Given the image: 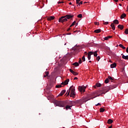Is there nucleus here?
I'll return each mask as SVG.
<instances>
[{
	"instance_id": "obj_5",
	"label": "nucleus",
	"mask_w": 128,
	"mask_h": 128,
	"mask_svg": "<svg viewBox=\"0 0 128 128\" xmlns=\"http://www.w3.org/2000/svg\"><path fill=\"white\" fill-rule=\"evenodd\" d=\"M58 22H62V24H64L65 22H68V19L65 17V16H63L59 18Z\"/></svg>"
},
{
	"instance_id": "obj_33",
	"label": "nucleus",
	"mask_w": 128,
	"mask_h": 128,
	"mask_svg": "<svg viewBox=\"0 0 128 128\" xmlns=\"http://www.w3.org/2000/svg\"><path fill=\"white\" fill-rule=\"evenodd\" d=\"M124 34H128V30L126 29L124 31Z\"/></svg>"
},
{
	"instance_id": "obj_12",
	"label": "nucleus",
	"mask_w": 128,
	"mask_h": 128,
	"mask_svg": "<svg viewBox=\"0 0 128 128\" xmlns=\"http://www.w3.org/2000/svg\"><path fill=\"white\" fill-rule=\"evenodd\" d=\"M54 16H50L48 18V20H54Z\"/></svg>"
},
{
	"instance_id": "obj_60",
	"label": "nucleus",
	"mask_w": 128,
	"mask_h": 128,
	"mask_svg": "<svg viewBox=\"0 0 128 128\" xmlns=\"http://www.w3.org/2000/svg\"><path fill=\"white\" fill-rule=\"evenodd\" d=\"M69 0V1H70V0Z\"/></svg>"
},
{
	"instance_id": "obj_4",
	"label": "nucleus",
	"mask_w": 128,
	"mask_h": 128,
	"mask_svg": "<svg viewBox=\"0 0 128 128\" xmlns=\"http://www.w3.org/2000/svg\"><path fill=\"white\" fill-rule=\"evenodd\" d=\"M54 104L56 106H60V108H64V106H66V102L64 101H58L56 100L54 102Z\"/></svg>"
},
{
	"instance_id": "obj_28",
	"label": "nucleus",
	"mask_w": 128,
	"mask_h": 128,
	"mask_svg": "<svg viewBox=\"0 0 128 128\" xmlns=\"http://www.w3.org/2000/svg\"><path fill=\"white\" fill-rule=\"evenodd\" d=\"M108 82H110V80L108 78H106L104 81L105 84H108Z\"/></svg>"
},
{
	"instance_id": "obj_49",
	"label": "nucleus",
	"mask_w": 128,
	"mask_h": 128,
	"mask_svg": "<svg viewBox=\"0 0 128 128\" xmlns=\"http://www.w3.org/2000/svg\"><path fill=\"white\" fill-rule=\"evenodd\" d=\"M69 4L72 5V2H70Z\"/></svg>"
},
{
	"instance_id": "obj_38",
	"label": "nucleus",
	"mask_w": 128,
	"mask_h": 128,
	"mask_svg": "<svg viewBox=\"0 0 128 128\" xmlns=\"http://www.w3.org/2000/svg\"><path fill=\"white\" fill-rule=\"evenodd\" d=\"M62 85H57L56 86V88H62Z\"/></svg>"
},
{
	"instance_id": "obj_11",
	"label": "nucleus",
	"mask_w": 128,
	"mask_h": 128,
	"mask_svg": "<svg viewBox=\"0 0 128 128\" xmlns=\"http://www.w3.org/2000/svg\"><path fill=\"white\" fill-rule=\"evenodd\" d=\"M66 94V90H64L58 94L59 96H64Z\"/></svg>"
},
{
	"instance_id": "obj_3",
	"label": "nucleus",
	"mask_w": 128,
	"mask_h": 128,
	"mask_svg": "<svg viewBox=\"0 0 128 128\" xmlns=\"http://www.w3.org/2000/svg\"><path fill=\"white\" fill-rule=\"evenodd\" d=\"M74 90H76V89H74V86H70L69 90H68L67 91V92L66 94H67L66 96H70V98H75L76 92H74Z\"/></svg>"
},
{
	"instance_id": "obj_27",
	"label": "nucleus",
	"mask_w": 128,
	"mask_h": 128,
	"mask_svg": "<svg viewBox=\"0 0 128 128\" xmlns=\"http://www.w3.org/2000/svg\"><path fill=\"white\" fill-rule=\"evenodd\" d=\"M104 110H104V108H100V112H104Z\"/></svg>"
},
{
	"instance_id": "obj_10",
	"label": "nucleus",
	"mask_w": 128,
	"mask_h": 128,
	"mask_svg": "<svg viewBox=\"0 0 128 128\" xmlns=\"http://www.w3.org/2000/svg\"><path fill=\"white\" fill-rule=\"evenodd\" d=\"M65 17L67 20H70V18H74V15L68 14L65 16Z\"/></svg>"
},
{
	"instance_id": "obj_25",
	"label": "nucleus",
	"mask_w": 128,
	"mask_h": 128,
	"mask_svg": "<svg viewBox=\"0 0 128 128\" xmlns=\"http://www.w3.org/2000/svg\"><path fill=\"white\" fill-rule=\"evenodd\" d=\"M113 122L114 121H112V119H109L108 120V124H112Z\"/></svg>"
},
{
	"instance_id": "obj_48",
	"label": "nucleus",
	"mask_w": 128,
	"mask_h": 128,
	"mask_svg": "<svg viewBox=\"0 0 128 128\" xmlns=\"http://www.w3.org/2000/svg\"><path fill=\"white\" fill-rule=\"evenodd\" d=\"M74 80H78V78L75 77V78H74Z\"/></svg>"
},
{
	"instance_id": "obj_20",
	"label": "nucleus",
	"mask_w": 128,
	"mask_h": 128,
	"mask_svg": "<svg viewBox=\"0 0 128 128\" xmlns=\"http://www.w3.org/2000/svg\"><path fill=\"white\" fill-rule=\"evenodd\" d=\"M72 106H70V105H67L66 106V110H72Z\"/></svg>"
},
{
	"instance_id": "obj_32",
	"label": "nucleus",
	"mask_w": 128,
	"mask_h": 128,
	"mask_svg": "<svg viewBox=\"0 0 128 128\" xmlns=\"http://www.w3.org/2000/svg\"><path fill=\"white\" fill-rule=\"evenodd\" d=\"M82 62H86V58L84 57V56H83L82 57Z\"/></svg>"
},
{
	"instance_id": "obj_43",
	"label": "nucleus",
	"mask_w": 128,
	"mask_h": 128,
	"mask_svg": "<svg viewBox=\"0 0 128 128\" xmlns=\"http://www.w3.org/2000/svg\"><path fill=\"white\" fill-rule=\"evenodd\" d=\"M64 2H58V4H64Z\"/></svg>"
},
{
	"instance_id": "obj_58",
	"label": "nucleus",
	"mask_w": 128,
	"mask_h": 128,
	"mask_svg": "<svg viewBox=\"0 0 128 128\" xmlns=\"http://www.w3.org/2000/svg\"><path fill=\"white\" fill-rule=\"evenodd\" d=\"M66 43L65 44H64V46H66Z\"/></svg>"
},
{
	"instance_id": "obj_14",
	"label": "nucleus",
	"mask_w": 128,
	"mask_h": 128,
	"mask_svg": "<svg viewBox=\"0 0 128 128\" xmlns=\"http://www.w3.org/2000/svg\"><path fill=\"white\" fill-rule=\"evenodd\" d=\"M116 66V63H114L112 64H110V68H114Z\"/></svg>"
},
{
	"instance_id": "obj_54",
	"label": "nucleus",
	"mask_w": 128,
	"mask_h": 128,
	"mask_svg": "<svg viewBox=\"0 0 128 128\" xmlns=\"http://www.w3.org/2000/svg\"><path fill=\"white\" fill-rule=\"evenodd\" d=\"M128 10V6H127V12Z\"/></svg>"
},
{
	"instance_id": "obj_16",
	"label": "nucleus",
	"mask_w": 128,
	"mask_h": 128,
	"mask_svg": "<svg viewBox=\"0 0 128 128\" xmlns=\"http://www.w3.org/2000/svg\"><path fill=\"white\" fill-rule=\"evenodd\" d=\"M126 16V14H122L121 15L120 18L121 20H122V18H124Z\"/></svg>"
},
{
	"instance_id": "obj_44",
	"label": "nucleus",
	"mask_w": 128,
	"mask_h": 128,
	"mask_svg": "<svg viewBox=\"0 0 128 128\" xmlns=\"http://www.w3.org/2000/svg\"><path fill=\"white\" fill-rule=\"evenodd\" d=\"M112 38V36H108V38Z\"/></svg>"
},
{
	"instance_id": "obj_36",
	"label": "nucleus",
	"mask_w": 128,
	"mask_h": 128,
	"mask_svg": "<svg viewBox=\"0 0 128 128\" xmlns=\"http://www.w3.org/2000/svg\"><path fill=\"white\" fill-rule=\"evenodd\" d=\"M80 0H76V4H78L80 3Z\"/></svg>"
},
{
	"instance_id": "obj_1",
	"label": "nucleus",
	"mask_w": 128,
	"mask_h": 128,
	"mask_svg": "<svg viewBox=\"0 0 128 128\" xmlns=\"http://www.w3.org/2000/svg\"><path fill=\"white\" fill-rule=\"evenodd\" d=\"M116 88V85H111L109 86H106L103 88L102 90H100V93L101 94V96L106 94L108 92H109L110 90H114V88Z\"/></svg>"
},
{
	"instance_id": "obj_23",
	"label": "nucleus",
	"mask_w": 128,
	"mask_h": 128,
	"mask_svg": "<svg viewBox=\"0 0 128 128\" xmlns=\"http://www.w3.org/2000/svg\"><path fill=\"white\" fill-rule=\"evenodd\" d=\"M119 46L122 48L123 50H126V47L124 46L122 44H119Z\"/></svg>"
},
{
	"instance_id": "obj_50",
	"label": "nucleus",
	"mask_w": 128,
	"mask_h": 128,
	"mask_svg": "<svg viewBox=\"0 0 128 128\" xmlns=\"http://www.w3.org/2000/svg\"><path fill=\"white\" fill-rule=\"evenodd\" d=\"M72 26V24L70 26V28H72V26Z\"/></svg>"
},
{
	"instance_id": "obj_55",
	"label": "nucleus",
	"mask_w": 128,
	"mask_h": 128,
	"mask_svg": "<svg viewBox=\"0 0 128 128\" xmlns=\"http://www.w3.org/2000/svg\"><path fill=\"white\" fill-rule=\"evenodd\" d=\"M86 3H87V2H84V4H86Z\"/></svg>"
},
{
	"instance_id": "obj_40",
	"label": "nucleus",
	"mask_w": 128,
	"mask_h": 128,
	"mask_svg": "<svg viewBox=\"0 0 128 128\" xmlns=\"http://www.w3.org/2000/svg\"><path fill=\"white\" fill-rule=\"evenodd\" d=\"M94 24H96L97 26H99L100 25V23L98 22H94Z\"/></svg>"
},
{
	"instance_id": "obj_7",
	"label": "nucleus",
	"mask_w": 128,
	"mask_h": 128,
	"mask_svg": "<svg viewBox=\"0 0 128 128\" xmlns=\"http://www.w3.org/2000/svg\"><path fill=\"white\" fill-rule=\"evenodd\" d=\"M92 54H94V52H88V60H90V56H92Z\"/></svg>"
},
{
	"instance_id": "obj_26",
	"label": "nucleus",
	"mask_w": 128,
	"mask_h": 128,
	"mask_svg": "<svg viewBox=\"0 0 128 128\" xmlns=\"http://www.w3.org/2000/svg\"><path fill=\"white\" fill-rule=\"evenodd\" d=\"M48 76V72H46L45 73V74H44V78H46V76Z\"/></svg>"
},
{
	"instance_id": "obj_56",
	"label": "nucleus",
	"mask_w": 128,
	"mask_h": 128,
	"mask_svg": "<svg viewBox=\"0 0 128 128\" xmlns=\"http://www.w3.org/2000/svg\"><path fill=\"white\" fill-rule=\"evenodd\" d=\"M78 23L76 24V26H78Z\"/></svg>"
},
{
	"instance_id": "obj_39",
	"label": "nucleus",
	"mask_w": 128,
	"mask_h": 128,
	"mask_svg": "<svg viewBox=\"0 0 128 128\" xmlns=\"http://www.w3.org/2000/svg\"><path fill=\"white\" fill-rule=\"evenodd\" d=\"M80 4H82V1H81L80 2H79L78 6H80Z\"/></svg>"
},
{
	"instance_id": "obj_53",
	"label": "nucleus",
	"mask_w": 128,
	"mask_h": 128,
	"mask_svg": "<svg viewBox=\"0 0 128 128\" xmlns=\"http://www.w3.org/2000/svg\"><path fill=\"white\" fill-rule=\"evenodd\" d=\"M119 6H122V4H119Z\"/></svg>"
},
{
	"instance_id": "obj_17",
	"label": "nucleus",
	"mask_w": 128,
	"mask_h": 128,
	"mask_svg": "<svg viewBox=\"0 0 128 128\" xmlns=\"http://www.w3.org/2000/svg\"><path fill=\"white\" fill-rule=\"evenodd\" d=\"M102 32V30L100 29H98L94 31V32H96V34H100Z\"/></svg>"
},
{
	"instance_id": "obj_18",
	"label": "nucleus",
	"mask_w": 128,
	"mask_h": 128,
	"mask_svg": "<svg viewBox=\"0 0 128 128\" xmlns=\"http://www.w3.org/2000/svg\"><path fill=\"white\" fill-rule=\"evenodd\" d=\"M122 58L124 59V60H128V56H124L123 54H122Z\"/></svg>"
},
{
	"instance_id": "obj_34",
	"label": "nucleus",
	"mask_w": 128,
	"mask_h": 128,
	"mask_svg": "<svg viewBox=\"0 0 128 128\" xmlns=\"http://www.w3.org/2000/svg\"><path fill=\"white\" fill-rule=\"evenodd\" d=\"M96 60L98 62V60H100V56H97V58H96Z\"/></svg>"
},
{
	"instance_id": "obj_35",
	"label": "nucleus",
	"mask_w": 128,
	"mask_h": 128,
	"mask_svg": "<svg viewBox=\"0 0 128 128\" xmlns=\"http://www.w3.org/2000/svg\"><path fill=\"white\" fill-rule=\"evenodd\" d=\"M103 22L104 25L108 24V22H104V20H103Z\"/></svg>"
},
{
	"instance_id": "obj_13",
	"label": "nucleus",
	"mask_w": 128,
	"mask_h": 128,
	"mask_svg": "<svg viewBox=\"0 0 128 128\" xmlns=\"http://www.w3.org/2000/svg\"><path fill=\"white\" fill-rule=\"evenodd\" d=\"M118 28H120V30H124V26L123 25L119 24L118 26Z\"/></svg>"
},
{
	"instance_id": "obj_22",
	"label": "nucleus",
	"mask_w": 128,
	"mask_h": 128,
	"mask_svg": "<svg viewBox=\"0 0 128 128\" xmlns=\"http://www.w3.org/2000/svg\"><path fill=\"white\" fill-rule=\"evenodd\" d=\"M96 86H97V88H100V86H102V84H100V83H96Z\"/></svg>"
},
{
	"instance_id": "obj_59",
	"label": "nucleus",
	"mask_w": 128,
	"mask_h": 128,
	"mask_svg": "<svg viewBox=\"0 0 128 128\" xmlns=\"http://www.w3.org/2000/svg\"><path fill=\"white\" fill-rule=\"evenodd\" d=\"M76 31H74V32H76Z\"/></svg>"
},
{
	"instance_id": "obj_29",
	"label": "nucleus",
	"mask_w": 128,
	"mask_h": 128,
	"mask_svg": "<svg viewBox=\"0 0 128 128\" xmlns=\"http://www.w3.org/2000/svg\"><path fill=\"white\" fill-rule=\"evenodd\" d=\"M108 80H114V78H112L110 76H108Z\"/></svg>"
},
{
	"instance_id": "obj_31",
	"label": "nucleus",
	"mask_w": 128,
	"mask_h": 128,
	"mask_svg": "<svg viewBox=\"0 0 128 128\" xmlns=\"http://www.w3.org/2000/svg\"><path fill=\"white\" fill-rule=\"evenodd\" d=\"M68 104H69L70 106H72V102H70Z\"/></svg>"
},
{
	"instance_id": "obj_15",
	"label": "nucleus",
	"mask_w": 128,
	"mask_h": 128,
	"mask_svg": "<svg viewBox=\"0 0 128 128\" xmlns=\"http://www.w3.org/2000/svg\"><path fill=\"white\" fill-rule=\"evenodd\" d=\"M110 26L113 30H116V27L114 26V23L111 24Z\"/></svg>"
},
{
	"instance_id": "obj_41",
	"label": "nucleus",
	"mask_w": 128,
	"mask_h": 128,
	"mask_svg": "<svg viewBox=\"0 0 128 128\" xmlns=\"http://www.w3.org/2000/svg\"><path fill=\"white\" fill-rule=\"evenodd\" d=\"M104 40H108V36L105 37Z\"/></svg>"
},
{
	"instance_id": "obj_57",
	"label": "nucleus",
	"mask_w": 128,
	"mask_h": 128,
	"mask_svg": "<svg viewBox=\"0 0 128 128\" xmlns=\"http://www.w3.org/2000/svg\"><path fill=\"white\" fill-rule=\"evenodd\" d=\"M89 62H92V61H89Z\"/></svg>"
},
{
	"instance_id": "obj_2",
	"label": "nucleus",
	"mask_w": 128,
	"mask_h": 128,
	"mask_svg": "<svg viewBox=\"0 0 128 128\" xmlns=\"http://www.w3.org/2000/svg\"><path fill=\"white\" fill-rule=\"evenodd\" d=\"M99 94H98V96H96V92H93L87 96L83 100V102H88V100H92L94 98H96V96H102V93L100 92V90L98 91Z\"/></svg>"
},
{
	"instance_id": "obj_46",
	"label": "nucleus",
	"mask_w": 128,
	"mask_h": 128,
	"mask_svg": "<svg viewBox=\"0 0 128 128\" xmlns=\"http://www.w3.org/2000/svg\"><path fill=\"white\" fill-rule=\"evenodd\" d=\"M96 106H100V103H98L96 105Z\"/></svg>"
},
{
	"instance_id": "obj_8",
	"label": "nucleus",
	"mask_w": 128,
	"mask_h": 128,
	"mask_svg": "<svg viewBox=\"0 0 128 128\" xmlns=\"http://www.w3.org/2000/svg\"><path fill=\"white\" fill-rule=\"evenodd\" d=\"M70 72L72 73V74H74V76H78V72H76L74 71L72 69H70Z\"/></svg>"
},
{
	"instance_id": "obj_19",
	"label": "nucleus",
	"mask_w": 128,
	"mask_h": 128,
	"mask_svg": "<svg viewBox=\"0 0 128 128\" xmlns=\"http://www.w3.org/2000/svg\"><path fill=\"white\" fill-rule=\"evenodd\" d=\"M114 24H119V22H118V20H114Z\"/></svg>"
},
{
	"instance_id": "obj_21",
	"label": "nucleus",
	"mask_w": 128,
	"mask_h": 128,
	"mask_svg": "<svg viewBox=\"0 0 128 128\" xmlns=\"http://www.w3.org/2000/svg\"><path fill=\"white\" fill-rule=\"evenodd\" d=\"M93 54L94 56H98V50L96 51H94V52H93Z\"/></svg>"
},
{
	"instance_id": "obj_47",
	"label": "nucleus",
	"mask_w": 128,
	"mask_h": 128,
	"mask_svg": "<svg viewBox=\"0 0 128 128\" xmlns=\"http://www.w3.org/2000/svg\"><path fill=\"white\" fill-rule=\"evenodd\" d=\"M84 54H86V56L87 54L88 55V54L86 52H84Z\"/></svg>"
},
{
	"instance_id": "obj_42",
	"label": "nucleus",
	"mask_w": 128,
	"mask_h": 128,
	"mask_svg": "<svg viewBox=\"0 0 128 128\" xmlns=\"http://www.w3.org/2000/svg\"><path fill=\"white\" fill-rule=\"evenodd\" d=\"M78 62L79 64H82V59L80 58Z\"/></svg>"
},
{
	"instance_id": "obj_51",
	"label": "nucleus",
	"mask_w": 128,
	"mask_h": 128,
	"mask_svg": "<svg viewBox=\"0 0 128 128\" xmlns=\"http://www.w3.org/2000/svg\"><path fill=\"white\" fill-rule=\"evenodd\" d=\"M112 128V126H110L108 128Z\"/></svg>"
},
{
	"instance_id": "obj_52",
	"label": "nucleus",
	"mask_w": 128,
	"mask_h": 128,
	"mask_svg": "<svg viewBox=\"0 0 128 128\" xmlns=\"http://www.w3.org/2000/svg\"><path fill=\"white\" fill-rule=\"evenodd\" d=\"M67 34H72V33Z\"/></svg>"
},
{
	"instance_id": "obj_24",
	"label": "nucleus",
	"mask_w": 128,
	"mask_h": 128,
	"mask_svg": "<svg viewBox=\"0 0 128 128\" xmlns=\"http://www.w3.org/2000/svg\"><path fill=\"white\" fill-rule=\"evenodd\" d=\"M72 64H73V66H80V64H78V62H75Z\"/></svg>"
},
{
	"instance_id": "obj_30",
	"label": "nucleus",
	"mask_w": 128,
	"mask_h": 128,
	"mask_svg": "<svg viewBox=\"0 0 128 128\" xmlns=\"http://www.w3.org/2000/svg\"><path fill=\"white\" fill-rule=\"evenodd\" d=\"M78 18H82V14H80L78 16Z\"/></svg>"
},
{
	"instance_id": "obj_9",
	"label": "nucleus",
	"mask_w": 128,
	"mask_h": 128,
	"mask_svg": "<svg viewBox=\"0 0 128 128\" xmlns=\"http://www.w3.org/2000/svg\"><path fill=\"white\" fill-rule=\"evenodd\" d=\"M68 82H70V79H67L64 82H62L61 84L66 86V84H68Z\"/></svg>"
},
{
	"instance_id": "obj_37",
	"label": "nucleus",
	"mask_w": 128,
	"mask_h": 128,
	"mask_svg": "<svg viewBox=\"0 0 128 128\" xmlns=\"http://www.w3.org/2000/svg\"><path fill=\"white\" fill-rule=\"evenodd\" d=\"M76 24V21H74L72 24V26H74Z\"/></svg>"
},
{
	"instance_id": "obj_6",
	"label": "nucleus",
	"mask_w": 128,
	"mask_h": 128,
	"mask_svg": "<svg viewBox=\"0 0 128 128\" xmlns=\"http://www.w3.org/2000/svg\"><path fill=\"white\" fill-rule=\"evenodd\" d=\"M86 86H80L78 87V90L80 92H86Z\"/></svg>"
},
{
	"instance_id": "obj_45",
	"label": "nucleus",
	"mask_w": 128,
	"mask_h": 128,
	"mask_svg": "<svg viewBox=\"0 0 128 128\" xmlns=\"http://www.w3.org/2000/svg\"><path fill=\"white\" fill-rule=\"evenodd\" d=\"M69 30H70V28H68V30H67V32H69Z\"/></svg>"
}]
</instances>
